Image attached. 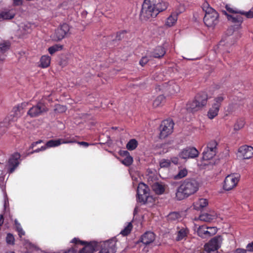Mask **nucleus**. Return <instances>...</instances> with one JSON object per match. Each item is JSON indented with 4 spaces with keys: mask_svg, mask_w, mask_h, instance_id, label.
<instances>
[{
    "mask_svg": "<svg viewBox=\"0 0 253 253\" xmlns=\"http://www.w3.org/2000/svg\"><path fill=\"white\" fill-rule=\"evenodd\" d=\"M48 111V108L46 104L42 101H39L29 109L27 114L31 118H36L43 115Z\"/></svg>",
    "mask_w": 253,
    "mask_h": 253,
    "instance_id": "nucleus-7",
    "label": "nucleus"
},
{
    "mask_svg": "<svg viewBox=\"0 0 253 253\" xmlns=\"http://www.w3.org/2000/svg\"><path fill=\"white\" fill-rule=\"evenodd\" d=\"M28 102H24L14 106L12 109L13 117L12 121H15L17 119L21 117L25 112V108L28 105Z\"/></svg>",
    "mask_w": 253,
    "mask_h": 253,
    "instance_id": "nucleus-15",
    "label": "nucleus"
},
{
    "mask_svg": "<svg viewBox=\"0 0 253 253\" xmlns=\"http://www.w3.org/2000/svg\"><path fill=\"white\" fill-rule=\"evenodd\" d=\"M198 155L199 152L195 147H187L183 149L178 155L182 159H193Z\"/></svg>",
    "mask_w": 253,
    "mask_h": 253,
    "instance_id": "nucleus-12",
    "label": "nucleus"
},
{
    "mask_svg": "<svg viewBox=\"0 0 253 253\" xmlns=\"http://www.w3.org/2000/svg\"><path fill=\"white\" fill-rule=\"evenodd\" d=\"M240 178V175L237 173L231 174L227 175L224 181L223 188L226 191H229L235 187Z\"/></svg>",
    "mask_w": 253,
    "mask_h": 253,
    "instance_id": "nucleus-11",
    "label": "nucleus"
},
{
    "mask_svg": "<svg viewBox=\"0 0 253 253\" xmlns=\"http://www.w3.org/2000/svg\"><path fill=\"white\" fill-rule=\"evenodd\" d=\"M51 58L48 55L42 56L40 59L41 67L42 68L48 67L50 63Z\"/></svg>",
    "mask_w": 253,
    "mask_h": 253,
    "instance_id": "nucleus-28",
    "label": "nucleus"
},
{
    "mask_svg": "<svg viewBox=\"0 0 253 253\" xmlns=\"http://www.w3.org/2000/svg\"><path fill=\"white\" fill-rule=\"evenodd\" d=\"M198 235L202 238L210 237L208 227L206 226H199L197 230Z\"/></svg>",
    "mask_w": 253,
    "mask_h": 253,
    "instance_id": "nucleus-26",
    "label": "nucleus"
},
{
    "mask_svg": "<svg viewBox=\"0 0 253 253\" xmlns=\"http://www.w3.org/2000/svg\"><path fill=\"white\" fill-rule=\"evenodd\" d=\"M223 13L226 16L228 20L235 25L229 28L227 31V36L223 38L220 42V45H224L223 42H225L227 46L234 44L237 40L241 37V34L237 33L236 35L232 36L235 29H239L242 28L241 24L243 22V18L239 14H229L226 11H224Z\"/></svg>",
    "mask_w": 253,
    "mask_h": 253,
    "instance_id": "nucleus-2",
    "label": "nucleus"
},
{
    "mask_svg": "<svg viewBox=\"0 0 253 253\" xmlns=\"http://www.w3.org/2000/svg\"><path fill=\"white\" fill-rule=\"evenodd\" d=\"M234 253H246V250L242 249H237Z\"/></svg>",
    "mask_w": 253,
    "mask_h": 253,
    "instance_id": "nucleus-58",
    "label": "nucleus"
},
{
    "mask_svg": "<svg viewBox=\"0 0 253 253\" xmlns=\"http://www.w3.org/2000/svg\"><path fill=\"white\" fill-rule=\"evenodd\" d=\"M188 174V170L185 168H179L177 173L173 175V179L179 180L186 177Z\"/></svg>",
    "mask_w": 253,
    "mask_h": 253,
    "instance_id": "nucleus-27",
    "label": "nucleus"
},
{
    "mask_svg": "<svg viewBox=\"0 0 253 253\" xmlns=\"http://www.w3.org/2000/svg\"><path fill=\"white\" fill-rule=\"evenodd\" d=\"M168 3L163 0H144L140 14L142 20L155 18L161 11L165 10Z\"/></svg>",
    "mask_w": 253,
    "mask_h": 253,
    "instance_id": "nucleus-1",
    "label": "nucleus"
},
{
    "mask_svg": "<svg viewBox=\"0 0 253 253\" xmlns=\"http://www.w3.org/2000/svg\"><path fill=\"white\" fill-rule=\"evenodd\" d=\"M70 27L68 24L63 23L55 31L52 37L53 40L58 42L65 38L70 34Z\"/></svg>",
    "mask_w": 253,
    "mask_h": 253,
    "instance_id": "nucleus-10",
    "label": "nucleus"
},
{
    "mask_svg": "<svg viewBox=\"0 0 253 253\" xmlns=\"http://www.w3.org/2000/svg\"><path fill=\"white\" fill-rule=\"evenodd\" d=\"M6 243L9 245H13L14 243V238L12 234L8 233L6 238Z\"/></svg>",
    "mask_w": 253,
    "mask_h": 253,
    "instance_id": "nucleus-46",
    "label": "nucleus"
},
{
    "mask_svg": "<svg viewBox=\"0 0 253 253\" xmlns=\"http://www.w3.org/2000/svg\"><path fill=\"white\" fill-rule=\"evenodd\" d=\"M132 228V225L131 222H129L127 226H126L125 228L121 231L120 234H121L124 236H127L130 233Z\"/></svg>",
    "mask_w": 253,
    "mask_h": 253,
    "instance_id": "nucleus-40",
    "label": "nucleus"
},
{
    "mask_svg": "<svg viewBox=\"0 0 253 253\" xmlns=\"http://www.w3.org/2000/svg\"><path fill=\"white\" fill-rule=\"evenodd\" d=\"M208 205V202L206 199H199L197 201L193 204L194 209L200 211L206 207Z\"/></svg>",
    "mask_w": 253,
    "mask_h": 253,
    "instance_id": "nucleus-22",
    "label": "nucleus"
},
{
    "mask_svg": "<svg viewBox=\"0 0 253 253\" xmlns=\"http://www.w3.org/2000/svg\"><path fill=\"white\" fill-rule=\"evenodd\" d=\"M155 239V235L152 232H145L141 238V242L145 245H149L152 243Z\"/></svg>",
    "mask_w": 253,
    "mask_h": 253,
    "instance_id": "nucleus-20",
    "label": "nucleus"
},
{
    "mask_svg": "<svg viewBox=\"0 0 253 253\" xmlns=\"http://www.w3.org/2000/svg\"><path fill=\"white\" fill-rule=\"evenodd\" d=\"M61 142H64V143H62V144H67V143H77V141L74 137H67L64 139H61Z\"/></svg>",
    "mask_w": 253,
    "mask_h": 253,
    "instance_id": "nucleus-47",
    "label": "nucleus"
},
{
    "mask_svg": "<svg viewBox=\"0 0 253 253\" xmlns=\"http://www.w3.org/2000/svg\"><path fill=\"white\" fill-rule=\"evenodd\" d=\"M15 223L16 225L17 231L18 232V235L20 238H21L22 236L25 235V232L21 226L20 224L19 223L17 220L15 221Z\"/></svg>",
    "mask_w": 253,
    "mask_h": 253,
    "instance_id": "nucleus-41",
    "label": "nucleus"
},
{
    "mask_svg": "<svg viewBox=\"0 0 253 253\" xmlns=\"http://www.w3.org/2000/svg\"><path fill=\"white\" fill-rule=\"evenodd\" d=\"M225 98V96L224 94H221L218 95L214 99V103L212 105L220 109L221 103L223 102Z\"/></svg>",
    "mask_w": 253,
    "mask_h": 253,
    "instance_id": "nucleus-30",
    "label": "nucleus"
},
{
    "mask_svg": "<svg viewBox=\"0 0 253 253\" xmlns=\"http://www.w3.org/2000/svg\"><path fill=\"white\" fill-rule=\"evenodd\" d=\"M121 155L122 156H125L126 157L127 156H130L129 155V153H128V151H123L122 153H121Z\"/></svg>",
    "mask_w": 253,
    "mask_h": 253,
    "instance_id": "nucleus-59",
    "label": "nucleus"
},
{
    "mask_svg": "<svg viewBox=\"0 0 253 253\" xmlns=\"http://www.w3.org/2000/svg\"><path fill=\"white\" fill-rule=\"evenodd\" d=\"M222 238L221 236H216L211 239L204 246V250L201 253H218V250L220 248Z\"/></svg>",
    "mask_w": 253,
    "mask_h": 253,
    "instance_id": "nucleus-6",
    "label": "nucleus"
},
{
    "mask_svg": "<svg viewBox=\"0 0 253 253\" xmlns=\"http://www.w3.org/2000/svg\"><path fill=\"white\" fill-rule=\"evenodd\" d=\"M178 14L176 12H172L167 19L166 25L169 27L173 26L177 20Z\"/></svg>",
    "mask_w": 253,
    "mask_h": 253,
    "instance_id": "nucleus-24",
    "label": "nucleus"
},
{
    "mask_svg": "<svg viewBox=\"0 0 253 253\" xmlns=\"http://www.w3.org/2000/svg\"><path fill=\"white\" fill-rule=\"evenodd\" d=\"M239 152L244 159H249L253 155V147L247 145L241 146L239 149Z\"/></svg>",
    "mask_w": 253,
    "mask_h": 253,
    "instance_id": "nucleus-17",
    "label": "nucleus"
},
{
    "mask_svg": "<svg viewBox=\"0 0 253 253\" xmlns=\"http://www.w3.org/2000/svg\"><path fill=\"white\" fill-rule=\"evenodd\" d=\"M208 94L205 92L198 93L195 96V100L189 105H187V110L195 112L201 109L206 105L208 101Z\"/></svg>",
    "mask_w": 253,
    "mask_h": 253,
    "instance_id": "nucleus-5",
    "label": "nucleus"
},
{
    "mask_svg": "<svg viewBox=\"0 0 253 253\" xmlns=\"http://www.w3.org/2000/svg\"><path fill=\"white\" fill-rule=\"evenodd\" d=\"M63 45L60 44H56L49 47L48 49V51L50 54H53L56 52L61 50L63 48Z\"/></svg>",
    "mask_w": 253,
    "mask_h": 253,
    "instance_id": "nucleus-37",
    "label": "nucleus"
},
{
    "mask_svg": "<svg viewBox=\"0 0 253 253\" xmlns=\"http://www.w3.org/2000/svg\"><path fill=\"white\" fill-rule=\"evenodd\" d=\"M225 8L227 11L231 13V14H236L240 13V10L238 8H231L228 5H226Z\"/></svg>",
    "mask_w": 253,
    "mask_h": 253,
    "instance_id": "nucleus-45",
    "label": "nucleus"
},
{
    "mask_svg": "<svg viewBox=\"0 0 253 253\" xmlns=\"http://www.w3.org/2000/svg\"><path fill=\"white\" fill-rule=\"evenodd\" d=\"M13 3L15 5H20L22 4V0H13Z\"/></svg>",
    "mask_w": 253,
    "mask_h": 253,
    "instance_id": "nucleus-56",
    "label": "nucleus"
},
{
    "mask_svg": "<svg viewBox=\"0 0 253 253\" xmlns=\"http://www.w3.org/2000/svg\"><path fill=\"white\" fill-rule=\"evenodd\" d=\"M170 161L168 159H162L160 162V166L161 168H169V167H170Z\"/></svg>",
    "mask_w": 253,
    "mask_h": 253,
    "instance_id": "nucleus-43",
    "label": "nucleus"
},
{
    "mask_svg": "<svg viewBox=\"0 0 253 253\" xmlns=\"http://www.w3.org/2000/svg\"><path fill=\"white\" fill-rule=\"evenodd\" d=\"M208 231L209 232L210 237L215 234L217 232V228L215 227H208Z\"/></svg>",
    "mask_w": 253,
    "mask_h": 253,
    "instance_id": "nucleus-51",
    "label": "nucleus"
},
{
    "mask_svg": "<svg viewBox=\"0 0 253 253\" xmlns=\"http://www.w3.org/2000/svg\"><path fill=\"white\" fill-rule=\"evenodd\" d=\"M247 250L250 252H253V242L249 243L246 247Z\"/></svg>",
    "mask_w": 253,
    "mask_h": 253,
    "instance_id": "nucleus-53",
    "label": "nucleus"
},
{
    "mask_svg": "<svg viewBox=\"0 0 253 253\" xmlns=\"http://www.w3.org/2000/svg\"><path fill=\"white\" fill-rule=\"evenodd\" d=\"M217 217V214L214 211H211L209 213H203L200 215L199 219L205 222H211L215 219Z\"/></svg>",
    "mask_w": 253,
    "mask_h": 253,
    "instance_id": "nucleus-19",
    "label": "nucleus"
},
{
    "mask_svg": "<svg viewBox=\"0 0 253 253\" xmlns=\"http://www.w3.org/2000/svg\"><path fill=\"white\" fill-rule=\"evenodd\" d=\"M169 89H172L173 92L172 93H177L180 90L179 85L176 84H173L171 85L170 86Z\"/></svg>",
    "mask_w": 253,
    "mask_h": 253,
    "instance_id": "nucleus-50",
    "label": "nucleus"
},
{
    "mask_svg": "<svg viewBox=\"0 0 253 253\" xmlns=\"http://www.w3.org/2000/svg\"><path fill=\"white\" fill-rule=\"evenodd\" d=\"M202 9L205 12L204 22L208 27H214L218 22V14L207 1H205L202 4Z\"/></svg>",
    "mask_w": 253,
    "mask_h": 253,
    "instance_id": "nucleus-4",
    "label": "nucleus"
},
{
    "mask_svg": "<svg viewBox=\"0 0 253 253\" xmlns=\"http://www.w3.org/2000/svg\"><path fill=\"white\" fill-rule=\"evenodd\" d=\"M10 47V43L8 41L0 43V52L4 53L9 49Z\"/></svg>",
    "mask_w": 253,
    "mask_h": 253,
    "instance_id": "nucleus-39",
    "label": "nucleus"
},
{
    "mask_svg": "<svg viewBox=\"0 0 253 253\" xmlns=\"http://www.w3.org/2000/svg\"><path fill=\"white\" fill-rule=\"evenodd\" d=\"M215 155V154H213V152H211L205 148L203 152L202 159L203 160H209L212 159Z\"/></svg>",
    "mask_w": 253,
    "mask_h": 253,
    "instance_id": "nucleus-34",
    "label": "nucleus"
},
{
    "mask_svg": "<svg viewBox=\"0 0 253 253\" xmlns=\"http://www.w3.org/2000/svg\"><path fill=\"white\" fill-rule=\"evenodd\" d=\"M85 246L81 249L79 253H93L97 250V243L95 241L86 242Z\"/></svg>",
    "mask_w": 253,
    "mask_h": 253,
    "instance_id": "nucleus-18",
    "label": "nucleus"
},
{
    "mask_svg": "<svg viewBox=\"0 0 253 253\" xmlns=\"http://www.w3.org/2000/svg\"><path fill=\"white\" fill-rule=\"evenodd\" d=\"M64 142H61V139H51L46 143L45 146L47 148L54 147L58 146L60 144H62V143Z\"/></svg>",
    "mask_w": 253,
    "mask_h": 253,
    "instance_id": "nucleus-31",
    "label": "nucleus"
},
{
    "mask_svg": "<svg viewBox=\"0 0 253 253\" xmlns=\"http://www.w3.org/2000/svg\"><path fill=\"white\" fill-rule=\"evenodd\" d=\"M219 109L212 105L211 107L209 109L207 116L210 119H212L217 116Z\"/></svg>",
    "mask_w": 253,
    "mask_h": 253,
    "instance_id": "nucleus-29",
    "label": "nucleus"
},
{
    "mask_svg": "<svg viewBox=\"0 0 253 253\" xmlns=\"http://www.w3.org/2000/svg\"><path fill=\"white\" fill-rule=\"evenodd\" d=\"M152 188L155 193L158 195L163 194L165 190V185L159 182L154 183L152 186Z\"/></svg>",
    "mask_w": 253,
    "mask_h": 253,
    "instance_id": "nucleus-25",
    "label": "nucleus"
},
{
    "mask_svg": "<svg viewBox=\"0 0 253 253\" xmlns=\"http://www.w3.org/2000/svg\"><path fill=\"white\" fill-rule=\"evenodd\" d=\"M42 142V140H38L37 141L34 142L33 143H32L31 144V145L30 146V148L32 149L34 147H35L37 144H40V143H41Z\"/></svg>",
    "mask_w": 253,
    "mask_h": 253,
    "instance_id": "nucleus-54",
    "label": "nucleus"
},
{
    "mask_svg": "<svg viewBox=\"0 0 253 253\" xmlns=\"http://www.w3.org/2000/svg\"><path fill=\"white\" fill-rule=\"evenodd\" d=\"M181 217L180 214L178 212H172L168 216V219L170 221H175L179 220Z\"/></svg>",
    "mask_w": 253,
    "mask_h": 253,
    "instance_id": "nucleus-38",
    "label": "nucleus"
},
{
    "mask_svg": "<svg viewBox=\"0 0 253 253\" xmlns=\"http://www.w3.org/2000/svg\"><path fill=\"white\" fill-rule=\"evenodd\" d=\"M20 157V154L18 152L13 153L10 157L8 162V172L9 173H12L19 165Z\"/></svg>",
    "mask_w": 253,
    "mask_h": 253,
    "instance_id": "nucleus-13",
    "label": "nucleus"
},
{
    "mask_svg": "<svg viewBox=\"0 0 253 253\" xmlns=\"http://www.w3.org/2000/svg\"><path fill=\"white\" fill-rule=\"evenodd\" d=\"M165 101V97L164 95H161L158 96L153 101V106L154 107H158L160 106Z\"/></svg>",
    "mask_w": 253,
    "mask_h": 253,
    "instance_id": "nucleus-33",
    "label": "nucleus"
},
{
    "mask_svg": "<svg viewBox=\"0 0 253 253\" xmlns=\"http://www.w3.org/2000/svg\"><path fill=\"white\" fill-rule=\"evenodd\" d=\"M171 162L173 163L174 165H177L178 164V158L177 157H173L171 158L170 160Z\"/></svg>",
    "mask_w": 253,
    "mask_h": 253,
    "instance_id": "nucleus-55",
    "label": "nucleus"
},
{
    "mask_svg": "<svg viewBox=\"0 0 253 253\" xmlns=\"http://www.w3.org/2000/svg\"><path fill=\"white\" fill-rule=\"evenodd\" d=\"M239 14L241 15H244L247 18L251 19L253 18V11L251 10H250L249 11L247 12L240 10Z\"/></svg>",
    "mask_w": 253,
    "mask_h": 253,
    "instance_id": "nucleus-44",
    "label": "nucleus"
},
{
    "mask_svg": "<svg viewBox=\"0 0 253 253\" xmlns=\"http://www.w3.org/2000/svg\"><path fill=\"white\" fill-rule=\"evenodd\" d=\"M47 148L45 145L44 146H42L41 148H38L32 152H31L30 154H33L34 153H38L40 151H44Z\"/></svg>",
    "mask_w": 253,
    "mask_h": 253,
    "instance_id": "nucleus-52",
    "label": "nucleus"
},
{
    "mask_svg": "<svg viewBox=\"0 0 253 253\" xmlns=\"http://www.w3.org/2000/svg\"><path fill=\"white\" fill-rule=\"evenodd\" d=\"M190 232L189 229L186 226L183 225L182 226H177L175 231V241L179 242L182 240H185Z\"/></svg>",
    "mask_w": 253,
    "mask_h": 253,
    "instance_id": "nucleus-14",
    "label": "nucleus"
},
{
    "mask_svg": "<svg viewBox=\"0 0 253 253\" xmlns=\"http://www.w3.org/2000/svg\"><path fill=\"white\" fill-rule=\"evenodd\" d=\"M149 60V59L148 57L143 56L141 58V59L139 61V64L142 66H144L145 65H146L148 63Z\"/></svg>",
    "mask_w": 253,
    "mask_h": 253,
    "instance_id": "nucleus-49",
    "label": "nucleus"
},
{
    "mask_svg": "<svg viewBox=\"0 0 253 253\" xmlns=\"http://www.w3.org/2000/svg\"><path fill=\"white\" fill-rule=\"evenodd\" d=\"M245 122L244 119H239L237 120L235 124L234 125V130L235 131H238L243 128L244 126Z\"/></svg>",
    "mask_w": 253,
    "mask_h": 253,
    "instance_id": "nucleus-35",
    "label": "nucleus"
},
{
    "mask_svg": "<svg viewBox=\"0 0 253 253\" xmlns=\"http://www.w3.org/2000/svg\"><path fill=\"white\" fill-rule=\"evenodd\" d=\"M116 241L112 239L104 242L103 247L98 253H115Z\"/></svg>",
    "mask_w": 253,
    "mask_h": 253,
    "instance_id": "nucleus-16",
    "label": "nucleus"
},
{
    "mask_svg": "<svg viewBox=\"0 0 253 253\" xmlns=\"http://www.w3.org/2000/svg\"><path fill=\"white\" fill-rule=\"evenodd\" d=\"M133 162V158L130 156H127L122 161V163L126 166H129Z\"/></svg>",
    "mask_w": 253,
    "mask_h": 253,
    "instance_id": "nucleus-42",
    "label": "nucleus"
},
{
    "mask_svg": "<svg viewBox=\"0 0 253 253\" xmlns=\"http://www.w3.org/2000/svg\"><path fill=\"white\" fill-rule=\"evenodd\" d=\"M174 123L172 120L168 119L164 120L159 127V137L161 139L165 138L170 134L173 129Z\"/></svg>",
    "mask_w": 253,
    "mask_h": 253,
    "instance_id": "nucleus-8",
    "label": "nucleus"
},
{
    "mask_svg": "<svg viewBox=\"0 0 253 253\" xmlns=\"http://www.w3.org/2000/svg\"><path fill=\"white\" fill-rule=\"evenodd\" d=\"M149 195L148 186L144 183H139L137 189V201L143 204H145L149 197Z\"/></svg>",
    "mask_w": 253,
    "mask_h": 253,
    "instance_id": "nucleus-9",
    "label": "nucleus"
},
{
    "mask_svg": "<svg viewBox=\"0 0 253 253\" xmlns=\"http://www.w3.org/2000/svg\"><path fill=\"white\" fill-rule=\"evenodd\" d=\"M166 54V50L162 46L156 47L152 52V56L154 58H162Z\"/></svg>",
    "mask_w": 253,
    "mask_h": 253,
    "instance_id": "nucleus-23",
    "label": "nucleus"
},
{
    "mask_svg": "<svg viewBox=\"0 0 253 253\" xmlns=\"http://www.w3.org/2000/svg\"><path fill=\"white\" fill-rule=\"evenodd\" d=\"M138 145V142L135 139H130L126 144V148L130 151L134 150Z\"/></svg>",
    "mask_w": 253,
    "mask_h": 253,
    "instance_id": "nucleus-36",
    "label": "nucleus"
},
{
    "mask_svg": "<svg viewBox=\"0 0 253 253\" xmlns=\"http://www.w3.org/2000/svg\"><path fill=\"white\" fill-rule=\"evenodd\" d=\"M199 189V183L193 178H186L177 187L175 198L181 201L195 194Z\"/></svg>",
    "mask_w": 253,
    "mask_h": 253,
    "instance_id": "nucleus-3",
    "label": "nucleus"
},
{
    "mask_svg": "<svg viewBox=\"0 0 253 253\" xmlns=\"http://www.w3.org/2000/svg\"><path fill=\"white\" fill-rule=\"evenodd\" d=\"M71 242L75 244L74 247H73V248H74L75 249H76L75 248H76V245H79V244L82 245H85V244H86V242L81 241L78 238H74V239H73L72 240Z\"/></svg>",
    "mask_w": 253,
    "mask_h": 253,
    "instance_id": "nucleus-48",
    "label": "nucleus"
},
{
    "mask_svg": "<svg viewBox=\"0 0 253 253\" xmlns=\"http://www.w3.org/2000/svg\"><path fill=\"white\" fill-rule=\"evenodd\" d=\"M15 12L13 10H8L1 11L0 13V21L4 20H10L15 16Z\"/></svg>",
    "mask_w": 253,
    "mask_h": 253,
    "instance_id": "nucleus-21",
    "label": "nucleus"
},
{
    "mask_svg": "<svg viewBox=\"0 0 253 253\" xmlns=\"http://www.w3.org/2000/svg\"><path fill=\"white\" fill-rule=\"evenodd\" d=\"M217 142L214 140H212L208 143L206 149L211 152H213V154L216 155L217 152Z\"/></svg>",
    "mask_w": 253,
    "mask_h": 253,
    "instance_id": "nucleus-32",
    "label": "nucleus"
},
{
    "mask_svg": "<svg viewBox=\"0 0 253 253\" xmlns=\"http://www.w3.org/2000/svg\"><path fill=\"white\" fill-rule=\"evenodd\" d=\"M77 143L81 145H83L86 147L88 146L89 145H90V144L88 143L87 142H84V141L77 142Z\"/></svg>",
    "mask_w": 253,
    "mask_h": 253,
    "instance_id": "nucleus-57",
    "label": "nucleus"
}]
</instances>
